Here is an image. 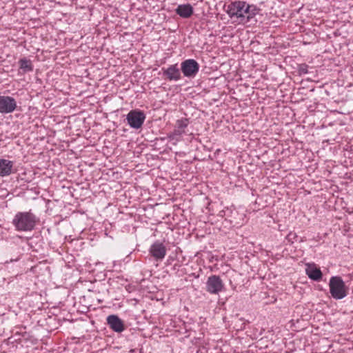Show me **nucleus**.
<instances>
[{"label":"nucleus","instance_id":"nucleus-8","mask_svg":"<svg viewBox=\"0 0 353 353\" xmlns=\"http://www.w3.org/2000/svg\"><path fill=\"white\" fill-rule=\"evenodd\" d=\"M149 252L156 261H162L166 255L165 246L159 241H155L150 246Z\"/></svg>","mask_w":353,"mask_h":353},{"label":"nucleus","instance_id":"nucleus-6","mask_svg":"<svg viewBox=\"0 0 353 353\" xmlns=\"http://www.w3.org/2000/svg\"><path fill=\"white\" fill-rule=\"evenodd\" d=\"M224 288V284L219 276L212 275L208 277L206 282V290L214 294H217Z\"/></svg>","mask_w":353,"mask_h":353},{"label":"nucleus","instance_id":"nucleus-3","mask_svg":"<svg viewBox=\"0 0 353 353\" xmlns=\"http://www.w3.org/2000/svg\"><path fill=\"white\" fill-rule=\"evenodd\" d=\"M330 293L332 298L339 300L347 294V288L341 277L332 276L329 282Z\"/></svg>","mask_w":353,"mask_h":353},{"label":"nucleus","instance_id":"nucleus-7","mask_svg":"<svg viewBox=\"0 0 353 353\" xmlns=\"http://www.w3.org/2000/svg\"><path fill=\"white\" fill-rule=\"evenodd\" d=\"M16 100L10 96H0V113L8 114L17 108Z\"/></svg>","mask_w":353,"mask_h":353},{"label":"nucleus","instance_id":"nucleus-13","mask_svg":"<svg viewBox=\"0 0 353 353\" xmlns=\"http://www.w3.org/2000/svg\"><path fill=\"white\" fill-rule=\"evenodd\" d=\"M176 13L181 17L187 19L192 15L193 8L189 3L179 5L176 9Z\"/></svg>","mask_w":353,"mask_h":353},{"label":"nucleus","instance_id":"nucleus-2","mask_svg":"<svg viewBox=\"0 0 353 353\" xmlns=\"http://www.w3.org/2000/svg\"><path fill=\"white\" fill-rule=\"evenodd\" d=\"M37 223L36 216L30 212H19L14 216L12 223L17 231L28 232L32 230Z\"/></svg>","mask_w":353,"mask_h":353},{"label":"nucleus","instance_id":"nucleus-9","mask_svg":"<svg viewBox=\"0 0 353 353\" xmlns=\"http://www.w3.org/2000/svg\"><path fill=\"white\" fill-rule=\"evenodd\" d=\"M107 323L116 332L120 333L125 330L123 321L117 315H109L107 317Z\"/></svg>","mask_w":353,"mask_h":353},{"label":"nucleus","instance_id":"nucleus-12","mask_svg":"<svg viewBox=\"0 0 353 353\" xmlns=\"http://www.w3.org/2000/svg\"><path fill=\"white\" fill-rule=\"evenodd\" d=\"M188 119H179L176 121V128L168 136L170 139H176L184 133V129L188 126Z\"/></svg>","mask_w":353,"mask_h":353},{"label":"nucleus","instance_id":"nucleus-5","mask_svg":"<svg viewBox=\"0 0 353 353\" xmlns=\"http://www.w3.org/2000/svg\"><path fill=\"white\" fill-rule=\"evenodd\" d=\"M126 119L131 128L138 129L142 126L145 115L143 112L134 110L129 112Z\"/></svg>","mask_w":353,"mask_h":353},{"label":"nucleus","instance_id":"nucleus-11","mask_svg":"<svg viewBox=\"0 0 353 353\" xmlns=\"http://www.w3.org/2000/svg\"><path fill=\"white\" fill-rule=\"evenodd\" d=\"M305 272L308 277L313 281H319L322 279V272L314 263H307Z\"/></svg>","mask_w":353,"mask_h":353},{"label":"nucleus","instance_id":"nucleus-4","mask_svg":"<svg viewBox=\"0 0 353 353\" xmlns=\"http://www.w3.org/2000/svg\"><path fill=\"white\" fill-rule=\"evenodd\" d=\"M199 68L198 62L192 59H186L181 63V70L188 78H194L199 72Z\"/></svg>","mask_w":353,"mask_h":353},{"label":"nucleus","instance_id":"nucleus-1","mask_svg":"<svg viewBox=\"0 0 353 353\" xmlns=\"http://www.w3.org/2000/svg\"><path fill=\"white\" fill-rule=\"evenodd\" d=\"M259 11L254 5H250L245 1H236L228 6V13L231 17H236L241 21H249Z\"/></svg>","mask_w":353,"mask_h":353},{"label":"nucleus","instance_id":"nucleus-16","mask_svg":"<svg viewBox=\"0 0 353 353\" xmlns=\"http://www.w3.org/2000/svg\"><path fill=\"white\" fill-rule=\"evenodd\" d=\"M299 72L301 74H306L307 73V65H301L299 68Z\"/></svg>","mask_w":353,"mask_h":353},{"label":"nucleus","instance_id":"nucleus-10","mask_svg":"<svg viewBox=\"0 0 353 353\" xmlns=\"http://www.w3.org/2000/svg\"><path fill=\"white\" fill-rule=\"evenodd\" d=\"M163 75L169 81H179L181 79L180 69L177 64L170 65L166 69L162 68Z\"/></svg>","mask_w":353,"mask_h":353},{"label":"nucleus","instance_id":"nucleus-15","mask_svg":"<svg viewBox=\"0 0 353 353\" xmlns=\"http://www.w3.org/2000/svg\"><path fill=\"white\" fill-rule=\"evenodd\" d=\"M20 69L23 70V72H32L33 70V65L32 64V61L26 58L21 59L19 61Z\"/></svg>","mask_w":353,"mask_h":353},{"label":"nucleus","instance_id":"nucleus-14","mask_svg":"<svg viewBox=\"0 0 353 353\" xmlns=\"http://www.w3.org/2000/svg\"><path fill=\"white\" fill-rule=\"evenodd\" d=\"M13 162L7 159H0V176H8L12 173Z\"/></svg>","mask_w":353,"mask_h":353}]
</instances>
